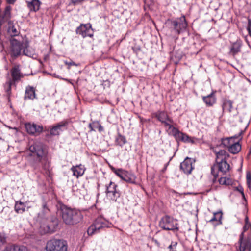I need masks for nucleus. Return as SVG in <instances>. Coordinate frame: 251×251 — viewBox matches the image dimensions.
<instances>
[{"label": "nucleus", "mask_w": 251, "mask_h": 251, "mask_svg": "<svg viewBox=\"0 0 251 251\" xmlns=\"http://www.w3.org/2000/svg\"><path fill=\"white\" fill-rule=\"evenodd\" d=\"M213 151L216 154V152H218V151L217 150L216 148H213Z\"/></svg>", "instance_id": "4d7b16f0"}, {"label": "nucleus", "mask_w": 251, "mask_h": 251, "mask_svg": "<svg viewBox=\"0 0 251 251\" xmlns=\"http://www.w3.org/2000/svg\"><path fill=\"white\" fill-rule=\"evenodd\" d=\"M76 34L80 35L82 38L87 37L92 38L94 36V30L92 24L90 23L81 24L75 29Z\"/></svg>", "instance_id": "1a4fd4ad"}, {"label": "nucleus", "mask_w": 251, "mask_h": 251, "mask_svg": "<svg viewBox=\"0 0 251 251\" xmlns=\"http://www.w3.org/2000/svg\"><path fill=\"white\" fill-rule=\"evenodd\" d=\"M100 187V184L97 183V189L99 190Z\"/></svg>", "instance_id": "bf43d9fd"}, {"label": "nucleus", "mask_w": 251, "mask_h": 251, "mask_svg": "<svg viewBox=\"0 0 251 251\" xmlns=\"http://www.w3.org/2000/svg\"><path fill=\"white\" fill-rule=\"evenodd\" d=\"M3 251H27V249L23 245L12 244L7 246Z\"/></svg>", "instance_id": "393cba45"}, {"label": "nucleus", "mask_w": 251, "mask_h": 251, "mask_svg": "<svg viewBox=\"0 0 251 251\" xmlns=\"http://www.w3.org/2000/svg\"><path fill=\"white\" fill-rule=\"evenodd\" d=\"M68 125V122H60L56 125L52 126L50 128V134L46 135V137H49L50 135L56 136L59 135L60 132L62 130L61 128L66 126Z\"/></svg>", "instance_id": "2eb2a0df"}, {"label": "nucleus", "mask_w": 251, "mask_h": 251, "mask_svg": "<svg viewBox=\"0 0 251 251\" xmlns=\"http://www.w3.org/2000/svg\"><path fill=\"white\" fill-rule=\"evenodd\" d=\"M153 116L155 117L162 124L166 121L169 122L170 123H174V121L172 118L169 116L167 112L165 111L158 110L153 113Z\"/></svg>", "instance_id": "4468645a"}, {"label": "nucleus", "mask_w": 251, "mask_h": 251, "mask_svg": "<svg viewBox=\"0 0 251 251\" xmlns=\"http://www.w3.org/2000/svg\"><path fill=\"white\" fill-rule=\"evenodd\" d=\"M177 242H175V241H173L172 242L171 244L169 246V251H176V247L177 246Z\"/></svg>", "instance_id": "79ce46f5"}, {"label": "nucleus", "mask_w": 251, "mask_h": 251, "mask_svg": "<svg viewBox=\"0 0 251 251\" xmlns=\"http://www.w3.org/2000/svg\"><path fill=\"white\" fill-rule=\"evenodd\" d=\"M110 169L118 177H119L121 179L123 178V176H124L125 173L126 172V170H124L122 169H116L113 166H110Z\"/></svg>", "instance_id": "f704fd0d"}, {"label": "nucleus", "mask_w": 251, "mask_h": 251, "mask_svg": "<svg viewBox=\"0 0 251 251\" xmlns=\"http://www.w3.org/2000/svg\"><path fill=\"white\" fill-rule=\"evenodd\" d=\"M65 223H66V224H67V225L73 224V223L72 222V221H70V220L65 221Z\"/></svg>", "instance_id": "5fc2aeb1"}, {"label": "nucleus", "mask_w": 251, "mask_h": 251, "mask_svg": "<svg viewBox=\"0 0 251 251\" xmlns=\"http://www.w3.org/2000/svg\"><path fill=\"white\" fill-rule=\"evenodd\" d=\"M220 184L224 185L226 186L231 185H232V180L230 178L226 177H221L218 180Z\"/></svg>", "instance_id": "c9c22d12"}, {"label": "nucleus", "mask_w": 251, "mask_h": 251, "mask_svg": "<svg viewBox=\"0 0 251 251\" xmlns=\"http://www.w3.org/2000/svg\"><path fill=\"white\" fill-rule=\"evenodd\" d=\"M12 86H16V83L8 80L6 81L4 85L5 91L6 93L8 99L10 100L11 95V89Z\"/></svg>", "instance_id": "2f4dec72"}, {"label": "nucleus", "mask_w": 251, "mask_h": 251, "mask_svg": "<svg viewBox=\"0 0 251 251\" xmlns=\"http://www.w3.org/2000/svg\"><path fill=\"white\" fill-rule=\"evenodd\" d=\"M174 155H175V154H174V155H173V156H172V157H170V159H169V161H170L172 159L173 157H174Z\"/></svg>", "instance_id": "680f3d73"}, {"label": "nucleus", "mask_w": 251, "mask_h": 251, "mask_svg": "<svg viewBox=\"0 0 251 251\" xmlns=\"http://www.w3.org/2000/svg\"><path fill=\"white\" fill-rule=\"evenodd\" d=\"M170 161H169L168 163H167L166 164H165L164 165V170H165L169 163Z\"/></svg>", "instance_id": "13d9d810"}, {"label": "nucleus", "mask_w": 251, "mask_h": 251, "mask_svg": "<svg viewBox=\"0 0 251 251\" xmlns=\"http://www.w3.org/2000/svg\"><path fill=\"white\" fill-rule=\"evenodd\" d=\"M65 64L66 65H67L69 67L70 66H77V64H76L75 62L73 61H65Z\"/></svg>", "instance_id": "49530a36"}, {"label": "nucleus", "mask_w": 251, "mask_h": 251, "mask_svg": "<svg viewBox=\"0 0 251 251\" xmlns=\"http://www.w3.org/2000/svg\"><path fill=\"white\" fill-rule=\"evenodd\" d=\"M46 250V251H67V244L64 240L53 239L47 242Z\"/></svg>", "instance_id": "423d86ee"}, {"label": "nucleus", "mask_w": 251, "mask_h": 251, "mask_svg": "<svg viewBox=\"0 0 251 251\" xmlns=\"http://www.w3.org/2000/svg\"><path fill=\"white\" fill-rule=\"evenodd\" d=\"M218 221L219 222V224H222V221L221 220H219Z\"/></svg>", "instance_id": "69168bd1"}, {"label": "nucleus", "mask_w": 251, "mask_h": 251, "mask_svg": "<svg viewBox=\"0 0 251 251\" xmlns=\"http://www.w3.org/2000/svg\"><path fill=\"white\" fill-rule=\"evenodd\" d=\"M246 223L243 227L242 232L240 235V241H242L244 239V236L247 235L249 236L251 235V223L249 222V221H245Z\"/></svg>", "instance_id": "b1692460"}, {"label": "nucleus", "mask_w": 251, "mask_h": 251, "mask_svg": "<svg viewBox=\"0 0 251 251\" xmlns=\"http://www.w3.org/2000/svg\"><path fill=\"white\" fill-rule=\"evenodd\" d=\"M7 32L12 38L19 35L20 32L16 29L14 21H9L7 23Z\"/></svg>", "instance_id": "a211bd4d"}, {"label": "nucleus", "mask_w": 251, "mask_h": 251, "mask_svg": "<svg viewBox=\"0 0 251 251\" xmlns=\"http://www.w3.org/2000/svg\"><path fill=\"white\" fill-rule=\"evenodd\" d=\"M164 124V126L165 127H168V128L172 129V133H173V128H176V127H174L172 126L173 123H170L169 122H168L167 121H165L164 123H163Z\"/></svg>", "instance_id": "c03bdc74"}, {"label": "nucleus", "mask_w": 251, "mask_h": 251, "mask_svg": "<svg viewBox=\"0 0 251 251\" xmlns=\"http://www.w3.org/2000/svg\"><path fill=\"white\" fill-rule=\"evenodd\" d=\"M117 185L114 182L110 181L108 185H106L105 193H108L109 191H113L114 190L117 189Z\"/></svg>", "instance_id": "e433bc0d"}, {"label": "nucleus", "mask_w": 251, "mask_h": 251, "mask_svg": "<svg viewBox=\"0 0 251 251\" xmlns=\"http://www.w3.org/2000/svg\"><path fill=\"white\" fill-rule=\"evenodd\" d=\"M167 24L171 32L176 36L185 32L188 26V22L184 15L178 18L168 19Z\"/></svg>", "instance_id": "7ed1b4c3"}, {"label": "nucleus", "mask_w": 251, "mask_h": 251, "mask_svg": "<svg viewBox=\"0 0 251 251\" xmlns=\"http://www.w3.org/2000/svg\"><path fill=\"white\" fill-rule=\"evenodd\" d=\"M93 127L94 129H98L100 123L98 121H93Z\"/></svg>", "instance_id": "de8ad7c7"}, {"label": "nucleus", "mask_w": 251, "mask_h": 251, "mask_svg": "<svg viewBox=\"0 0 251 251\" xmlns=\"http://www.w3.org/2000/svg\"><path fill=\"white\" fill-rule=\"evenodd\" d=\"M160 220H163V217L161 218Z\"/></svg>", "instance_id": "774afa93"}, {"label": "nucleus", "mask_w": 251, "mask_h": 251, "mask_svg": "<svg viewBox=\"0 0 251 251\" xmlns=\"http://www.w3.org/2000/svg\"><path fill=\"white\" fill-rule=\"evenodd\" d=\"M27 133L31 136H37L41 134L44 131L43 126L37 125L34 123L27 122L25 124Z\"/></svg>", "instance_id": "9d476101"}, {"label": "nucleus", "mask_w": 251, "mask_h": 251, "mask_svg": "<svg viewBox=\"0 0 251 251\" xmlns=\"http://www.w3.org/2000/svg\"><path fill=\"white\" fill-rule=\"evenodd\" d=\"M228 156V153L225 150H220L216 152V162L220 161L222 159H223V161H226V158Z\"/></svg>", "instance_id": "7c9ffc66"}, {"label": "nucleus", "mask_w": 251, "mask_h": 251, "mask_svg": "<svg viewBox=\"0 0 251 251\" xmlns=\"http://www.w3.org/2000/svg\"><path fill=\"white\" fill-rule=\"evenodd\" d=\"M124 176H123V180L131 184H136V176L133 174L130 173L128 171L124 173Z\"/></svg>", "instance_id": "a878e982"}, {"label": "nucleus", "mask_w": 251, "mask_h": 251, "mask_svg": "<svg viewBox=\"0 0 251 251\" xmlns=\"http://www.w3.org/2000/svg\"><path fill=\"white\" fill-rule=\"evenodd\" d=\"M244 220H248V217L247 216H246V217H245Z\"/></svg>", "instance_id": "e2e57ef3"}, {"label": "nucleus", "mask_w": 251, "mask_h": 251, "mask_svg": "<svg viewBox=\"0 0 251 251\" xmlns=\"http://www.w3.org/2000/svg\"><path fill=\"white\" fill-rule=\"evenodd\" d=\"M173 136L177 143L182 142L184 143H191L194 144L195 143V138L189 136L187 134L180 131L177 128H173Z\"/></svg>", "instance_id": "9b49d317"}, {"label": "nucleus", "mask_w": 251, "mask_h": 251, "mask_svg": "<svg viewBox=\"0 0 251 251\" xmlns=\"http://www.w3.org/2000/svg\"><path fill=\"white\" fill-rule=\"evenodd\" d=\"M241 150V145L239 143V141L232 143L229 147L228 151L232 154H235L238 153Z\"/></svg>", "instance_id": "c85d7f7f"}, {"label": "nucleus", "mask_w": 251, "mask_h": 251, "mask_svg": "<svg viewBox=\"0 0 251 251\" xmlns=\"http://www.w3.org/2000/svg\"><path fill=\"white\" fill-rule=\"evenodd\" d=\"M195 160L192 158L187 157L180 164V169L186 175L190 174L194 167L193 165Z\"/></svg>", "instance_id": "f8f14e48"}, {"label": "nucleus", "mask_w": 251, "mask_h": 251, "mask_svg": "<svg viewBox=\"0 0 251 251\" xmlns=\"http://www.w3.org/2000/svg\"><path fill=\"white\" fill-rule=\"evenodd\" d=\"M242 196L243 198L245 200V194H244V196Z\"/></svg>", "instance_id": "0e129e2a"}, {"label": "nucleus", "mask_w": 251, "mask_h": 251, "mask_svg": "<svg viewBox=\"0 0 251 251\" xmlns=\"http://www.w3.org/2000/svg\"><path fill=\"white\" fill-rule=\"evenodd\" d=\"M107 197L111 201L116 202L120 198L121 193L117 189L113 191H109L106 193Z\"/></svg>", "instance_id": "cd10ccee"}, {"label": "nucleus", "mask_w": 251, "mask_h": 251, "mask_svg": "<svg viewBox=\"0 0 251 251\" xmlns=\"http://www.w3.org/2000/svg\"><path fill=\"white\" fill-rule=\"evenodd\" d=\"M222 211H219L214 213L213 217L210 220H222Z\"/></svg>", "instance_id": "a19ab883"}, {"label": "nucleus", "mask_w": 251, "mask_h": 251, "mask_svg": "<svg viewBox=\"0 0 251 251\" xmlns=\"http://www.w3.org/2000/svg\"><path fill=\"white\" fill-rule=\"evenodd\" d=\"M251 28V19H248V26L247 29Z\"/></svg>", "instance_id": "864d4df0"}, {"label": "nucleus", "mask_w": 251, "mask_h": 251, "mask_svg": "<svg viewBox=\"0 0 251 251\" xmlns=\"http://www.w3.org/2000/svg\"><path fill=\"white\" fill-rule=\"evenodd\" d=\"M98 129L100 132H101L104 131L103 127L100 124L99 125Z\"/></svg>", "instance_id": "603ef678"}, {"label": "nucleus", "mask_w": 251, "mask_h": 251, "mask_svg": "<svg viewBox=\"0 0 251 251\" xmlns=\"http://www.w3.org/2000/svg\"><path fill=\"white\" fill-rule=\"evenodd\" d=\"M241 44L240 43H234L231 48V51L233 53H237L240 51Z\"/></svg>", "instance_id": "58836bf2"}, {"label": "nucleus", "mask_w": 251, "mask_h": 251, "mask_svg": "<svg viewBox=\"0 0 251 251\" xmlns=\"http://www.w3.org/2000/svg\"><path fill=\"white\" fill-rule=\"evenodd\" d=\"M41 2L39 0H32L31 2H27V6L31 10L36 12L40 9Z\"/></svg>", "instance_id": "c756f323"}, {"label": "nucleus", "mask_w": 251, "mask_h": 251, "mask_svg": "<svg viewBox=\"0 0 251 251\" xmlns=\"http://www.w3.org/2000/svg\"><path fill=\"white\" fill-rule=\"evenodd\" d=\"M233 139V137L226 138L222 139V145L224 147H227L229 149V147L231 145V140Z\"/></svg>", "instance_id": "ea45409f"}, {"label": "nucleus", "mask_w": 251, "mask_h": 251, "mask_svg": "<svg viewBox=\"0 0 251 251\" xmlns=\"http://www.w3.org/2000/svg\"><path fill=\"white\" fill-rule=\"evenodd\" d=\"M10 73L11 78H9V80L15 83L19 81L25 75L21 72L19 65H16L13 67L11 69Z\"/></svg>", "instance_id": "ddd939ff"}, {"label": "nucleus", "mask_w": 251, "mask_h": 251, "mask_svg": "<svg viewBox=\"0 0 251 251\" xmlns=\"http://www.w3.org/2000/svg\"><path fill=\"white\" fill-rule=\"evenodd\" d=\"M28 151L29 165L35 170L39 171L42 168L46 171H49L48 152L44 144L40 142H34L29 147Z\"/></svg>", "instance_id": "f257e3e1"}, {"label": "nucleus", "mask_w": 251, "mask_h": 251, "mask_svg": "<svg viewBox=\"0 0 251 251\" xmlns=\"http://www.w3.org/2000/svg\"><path fill=\"white\" fill-rule=\"evenodd\" d=\"M239 243L240 244V251H245L246 250L251 251V238L248 236L247 238L245 240L243 239L240 241L239 239Z\"/></svg>", "instance_id": "5701e85b"}, {"label": "nucleus", "mask_w": 251, "mask_h": 251, "mask_svg": "<svg viewBox=\"0 0 251 251\" xmlns=\"http://www.w3.org/2000/svg\"><path fill=\"white\" fill-rule=\"evenodd\" d=\"M12 8L10 5L5 7L4 12L0 14V26L5 23H8L11 20Z\"/></svg>", "instance_id": "f3484780"}, {"label": "nucleus", "mask_w": 251, "mask_h": 251, "mask_svg": "<svg viewBox=\"0 0 251 251\" xmlns=\"http://www.w3.org/2000/svg\"><path fill=\"white\" fill-rule=\"evenodd\" d=\"M243 133V131L242 130H241V131L238 134L235 135L232 137H233V139L239 138L240 137H241L242 136Z\"/></svg>", "instance_id": "09e8293b"}, {"label": "nucleus", "mask_w": 251, "mask_h": 251, "mask_svg": "<svg viewBox=\"0 0 251 251\" xmlns=\"http://www.w3.org/2000/svg\"><path fill=\"white\" fill-rule=\"evenodd\" d=\"M174 155H175V154H174V155H173V156H172V157H170V159H169V161H170L172 159L173 157H174Z\"/></svg>", "instance_id": "052dcab7"}, {"label": "nucleus", "mask_w": 251, "mask_h": 251, "mask_svg": "<svg viewBox=\"0 0 251 251\" xmlns=\"http://www.w3.org/2000/svg\"><path fill=\"white\" fill-rule=\"evenodd\" d=\"M233 102L226 98H224L222 100V107L223 112H227L231 113L233 108Z\"/></svg>", "instance_id": "aec40b11"}, {"label": "nucleus", "mask_w": 251, "mask_h": 251, "mask_svg": "<svg viewBox=\"0 0 251 251\" xmlns=\"http://www.w3.org/2000/svg\"><path fill=\"white\" fill-rule=\"evenodd\" d=\"M216 90H212L211 93L207 96H202L203 101L208 107L213 106L217 101Z\"/></svg>", "instance_id": "dca6fc26"}, {"label": "nucleus", "mask_w": 251, "mask_h": 251, "mask_svg": "<svg viewBox=\"0 0 251 251\" xmlns=\"http://www.w3.org/2000/svg\"><path fill=\"white\" fill-rule=\"evenodd\" d=\"M88 127L90 129V131L91 132V131H95V129H94V128L93 127V123L92 122L89 124Z\"/></svg>", "instance_id": "8fccbe9b"}, {"label": "nucleus", "mask_w": 251, "mask_h": 251, "mask_svg": "<svg viewBox=\"0 0 251 251\" xmlns=\"http://www.w3.org/2000/svg\"><path fill=\"white\" fill-rule=\"evenodd\" d=\"M50 213V209L47 206V203L45 200L42 202V208L41 211L38 213V217L42 219L46 218Z\"/></svg>", "instance_id": "bb28decb"}, {"label": "nucleus", "mask_w": 251, "mask_h": 251, "mask_svg": "<svg viewBox=\"0 0 251 251\" xmlns=\"http://www.w3.org/2000/svg\"><path fill=\"white\" fill-rule=\"evenodd\" d=\"M9 42V53L12 59H15L22 54L23 44L15 38L10 39Z\"/></svg>", "instance_id": "0eeeda50"}, {"label": "nucleus", "mask_w": 251, "mask_h": 251, "mask_svg": "<svg viewBox=\"0 0 251 251\" xmlns=\"http://www.w3.org/2000/svg\"><path fill=\"white\" fill-rule=\"evenodd\" d=\"M71 170L73 173V176L78 178L83 176L84 173L85 168L84 166L81 164L76 165V166H73L71 168Z\"/></svg>", "instance_id": "4be33fe9"}, {"label": "nucleus", "mask_w": 251, "mask_h": 251, "mask_svg": "<svg viewBox=\"0 0 251 251\" xmlns=\"http://www.w3.org/2000/svg\"><path fill=\"white\" fill-rule=\"evenodd\" d=\"M235 190L240 192L242 196H244V189L241 185H239L238 186L235 187Z\"/></svg>", "instance_id": "a18cd8bd"}, {"label": "nucleus", "mask_w": 251, "mask_h": 251, "mask_svg": "<svg viewBox=\"0 0 251 251\" xmlns=\"http://www.w3.org/2000/svg\"><path fill=\"white\" fill-rule=\"evenodd\" d=\"M35 90V88L33 86H28L26 87L24 96V100L29 99L33 100L34 99H36Z\"/></svg>", "instance_id": "412c9836"}, {"label": "nucleus", "mask_w": 251, "mask_h": 251, "mask_svg": "<svg viewBox=\"0 0 251 251\" xmlns=\"http://www.w3.org/2000/svg\"><path fill=\"white\" fill-rule=\"evenodd\" d=\"M246 179H247V184L248 185V187L250 188L251 185V176L250 173L249 172L247 173L246 174Z\"/></svg>", "instance_id": "37998d69"}, {"label": "nucleus", "mask_w": 251, "mask_h": 251, "mask_svg": "<svg viewBox=\"0 0 251 251\" xmlns=\"http://www.w3.org/2000/svg\"><path fill=\"white\" fill-rule=\"evenodd\" d=\"M15 210L18 213H22L25 210V205L24 202L16 201L15 205Z\"/></svg>", "instance_id": "72a5a7b5"}, {"label": "nucleus", "mask_w": 251, "mask_h": 251, "mask_svg": "<svg viewBox=\"0 0 251 251\" xmlns=\"http://www.w3.org/2000/svg\"><path fill=\"white\" fill-rule=\"evenodd\" d=\"M126 139L124 136L122 135L119 132L115 138V144L117 146L123 147L126 143Z\"/></svg>", "instance_id": "473e14b6"}, {"label": "nucleus", "mask_w": 251, "mask_h": 251, "mask_svg": "<svg viewBox=\"0 0 251 251\" xmlns=\"http://www.w3.org/2000/svg\"><path fill=\"white\" fill-rule=\"evenodd\" d=\"M159 226L166 230H173L177 229L176 225L173 223V221H160Z\"/></svg>", "instance_id": "6ab92c4d"}, {"label": "nucleus", "mask_w": 251, "mask_h": 251, "mask_svg": "<svg viewBox=\"0 0 251 251\" xmlns=\"http://www.w3.org/2000/svg\"><path fill=\"white\" fill-rule=\"evenodd\" d=\"M28 46H29V42L27 40V41H26V42H25V44L24 47H23V49H22L23 54L24 55L27 56H30L32 54V53L27 49V48L28 47Z\"/></svg>", "instance_id": "4c0bfd02"}, {"label": "nucleus", "mask_w": 251, "mask_h": 251, "mask_svg": "<svg viewBox=\"0 0 251 251\" xmlns=\"http://www.w3.org/2000/svg\"><path fill=\"white\" fill-rule=\"evenodd\" d=\"M17 0H6V3L8 4L13 5Z\"/></svg>", "instance_id": "3c124183"}, {"label": "nucleus", "mask_w": 251, "mask_h": 251, "mask_svg": "<svg viewBox=\"0 0 251 251\" xmlns=\"http://www.w3.org/2000/svg\"><path fill=\"white\" fill-rule=\"evenodd\" d=\"M137 50H140V48H137Z\"/></svg>", "instance_id": "338daca9"}, {"label": "nucleus", "mask_w": 251, "mask_h": 251, "mask_svg": "<svg viewBox=\"0 0 251 251\" xmlns=\"http://www.w3.org/2000/svg\"><path fill=\"white\" fill-rule=\"evenodd\" d=\"M111 226V223L109 221H95L93 223L87 230V233L89 235H93L98 233L100 230L104 228H109Z\"/></svg>", "instance_id": "6e6552de"}, {"label": "nucleus", "mask_w": 251, "mask_h": 251, "mask_svg": "<svg viewBox=\"0 0 251 251\" xmlns=\"http://www.w3.org/2000/svg\"><path fill=\"white\" fill-rule=\"evenodd\" d=\"M248 32V34L249 35H250V36L251 37V28L250 29H247Z\"/></svg>", "instance_id": "6e6d98bb"}, {"label": "nucleus", "mask_w": 251, "mask_h": 251, "mask_svg": "<svg viewBox=\"0 0 251 251\" xmlns=\"http://www.w3.org/2000/svg\"><path fill=\"white\" fill-rule=\"evenodd\" d=\"M58 221H36L38 231L41 234L52 233L58 228Z\"/></svg>", "instance_id": "20e7f679"}, {"label": "nucleus", "mask_w": 251, "mask_h": 251, "mask_svg": "<svg viewBox=\"0 0 251 251\" xmlns=\"http://www.w3.org/2000/svg\"><path fill=\"white\" fill-rule=\"evenodd\" d=\"M230 165L226 161H223L222 159L220 161L216 162L211 167V173L213 176V182L214 183L218 176V172H221L225 174L229 171Z\"/></svg>", "instance_id": "39448f33"}, {"label": "nucleus", "mask_w": 251, "mask_h": 251, "mask_svg": "<svg viewBox=\"0 0 251 251\" xmlns=\"http://www.w3.org/2000/svg\"><path fill=\"white\" fill-rule=\"evenodd\" d=\"M57 215L62 220H82L85 210L72 208L61 202L57 205Z\"/></svg>", "instance_id": "f03ea898"}]
</instances>
